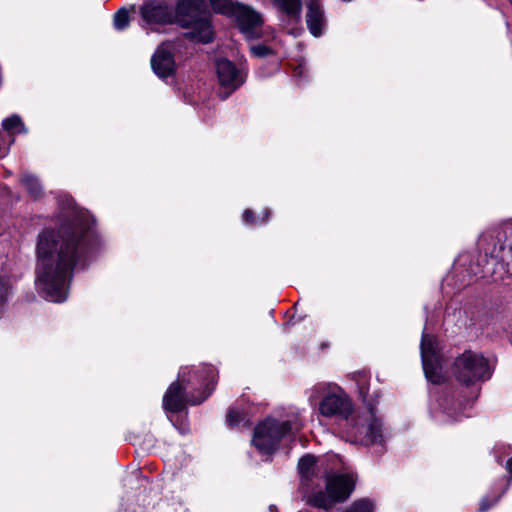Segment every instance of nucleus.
<instances>
[{"instance_id":"nucleus-1","label":"nucleus","mask_w":512,"mask_h":512,"mask_svg":"<svg viewBox=\"0 0 512 512\" xmlns=\"http://www.w3.org/2000/svg\"><path fill=\"white\" fill-rule=\"evenodd\" d=\"M96 245L94 219L73 203L61 212L57 229L39 233L36 283L47 300L60 303L67 299L73 269L84 264Z\"/></svg>"},{"instance_id":"nucleus-2","label":"nucleus","mask_w":512,"mask_h":512,"mask_svg":"<svg viewBox=\"0 0 512 512\" xmlns=\"http://www.w3.org/2000/svg\"><path fill=\"white\" fill-rule=\"evenodd\" d=\"M203 0H179L174 9L164 0H149L140 8L142 19L151 24L178 23L185 28H191V35L201 43L213 40V29L210 14L203 12Z\"/></svg>"},{"instance_id":"nucleus-3","label":"nucleus","mask_w":512,"mask_h":512,"mask_svg":"<svg viewBox=\"0 0 512 512\" xmlns=\"http://www.w3.org/2000/svg\"><path fill=\"white\" fill-rule=\"evenodd\" d=\"M216 377L217 372L211 365L182 368L178 380L164 394L163 408L168 412H180L185 409L186 404L202 403L214 390Z\"/></svg>"},{"instance_id":"nucleus-4","label":"nucleus","mask_w":512,"mask_h":512,"mask_svg":"<svg viewBox=\"0 0 512 512\" xmlns=\"http://www.w3.org/2000/svg\"><path fill=\"white\" fill-rule=\"evenodd\" d=\"M343 437L354 444L382 445L385 441L382 421L373 407L356 410L342 429Z\"/></svg>"},{"instance_id":"nucleus-5","label":"nucleus","mask_w":512,"mask_h":512,"mask_svg":"<svg viewBox=\"0 0 512 512\" xmlns=\"http://www.w3.org/2000/svg\"><path fill=\"white\" fill-rule=\"evenodd\" d=\"M356 479L353 474L335 473L326 477V491L312 492L306 497L307 504L324 510L344 502L353 492Z\"/></svg>"},{"instance_id":"nucleus-6","label":"nucleus","mask_w":512,"mask_h":512,"mask_svg":"<svg viewBox=\"0 0 512 512\" xmlns=\"http://www.w3.org/2000/svg\"><path fill=\"white\" fill-rule=\"evenodd\" d=\"M301 427L298 421L280 422L268 418L255 428L252 443L261 454L269 455L277 449L282 438L299 431Z\"/></svg>"},{"instance_id":"nucleus-7","label":"nucleus","mask_w":512,"mask_h":512,"mask_svg":"<svg viewBox=\"0 0 512 512\" xmlns=\"http://www.w3.org/2000/svg\"><path fill=\"white\" fill-rule=\"evenodd\" d=\"M452 373L458 382L466 386L485 381L492 374L488 360L482 354L470 350L455 359Z\"/></svg>"},{"instance_id":"nucleus-8","label":"nucleus","mask_w":512,"mask_h":512,"mask_svg":"<svg viewBox=\"0 0 512 512\" xmlns=\"http://www.w3.org/2000/svg\"><path fill=\"white\" fill-rule=\"evenodd\" d=\"M319 403V413L326 418H340L348 422L354 414L353 404L348 395L338 386L328 387Z\"/></svg>"},{"instance_id":"nucleus-9","label":"nucleus","mask_w":512,"mask_h":512,"mask_svg":"<svg viewBox=\"0 0 512 512\" xmlns=\"http://www.w3.org/2000/svg\"><path fill=\"white\" fill-rule=\"evenodd\" d=\"M229 16L235 18L238 28L247 39L259 38L261 35L262 16L249 6L236 3Z\"/></svg>"},{"instance_id":"nucleus-10","label":"nucleus","mask_w":512,"mask_h":512,"mask_svg":"<svg viewBox=\"0 0 512 512\" xmlns=\"http://www.w3.org/2000/svg\"><path fill=\"white\" fill-rule=\"evenodd\" d=\"M420 350L426 378L434 384L440 383L442 379L441 365L432 336L426 333L422 334Z\"/></svg>"},{"instance_id":"nucleus-11","label":"nucleus","mask_w":512,"mask_h":512,"mask_svg":"<svg viewBox=\"0 0 512 512\" xmlns=\"http://www.w3.org/2000/svg\"><path fill=\"white\" fill-rule=\"evenodd\" d=\"M216 70L219 84L224 90L223 98L228 97L245 81L243 72L227 59L218 60L216 64Z\"/></svg>"},{"instance_id":"nucleus-12","label":"nucleus","mask_w":512,"mask_h":512,"mask_svg":"<svg viewBox=\"0 0 512 512\" xmlns=\"http://www.w3.org/2000/svg\"><path fill=\"white\" fill-rule=\"evenodd\" d=\"M151 67L160 78L170 76L175 70L173 47L170 43H162L151 58Z\"/></svg>"},{"instance_id":"nucleus-13","label":"nucleus","mask_w":512,"mask_h":512,"mask_svg":"<svg viewBox=\"0 0 512 512\" xmlns=\"http://www.w3.org/2000/svg\"><path fill=\"white\" fill-rule=\"evenodd\" d=\"M306 23L310 33L319 37L323 33L326 21L322 4L319 0H310L307 4Z\"/></svg>"},{"instance_id":"nucleus-14","label":"nucleus","mask_w":512,"mask_h":512,"mask_svg":"<svg viewBox=\"0 0 512 512\" xmlns=\"http://www.w3.org/2000/svg\"><path fill=\"white\" fill-rule=\"evenodd\" d=\"M2 127L7 132L9 139L6 145L10 147L14 143V136L19 133H26V128L18 115H12L2 121Z\"/></svg>"},{"instance_id":"nucleus-15","label":"nucleus","mask_w":512,"mask_h":512,"mask_svg":"<svg viewBox=\"0 0 512 512\" xmlns=\"http://www.w3.org/2000/svg\"><path fill=\"white\" fill-rule=\"evenodd\" d=\"M274 5L288 17L299 20L301 16V0H273Z\"/></svg>"},{"instance_id":"nucleus-16","label":"nucleus","mask_w":512,"mask_h":512,"mask_svg":"<svg viewBox=\"0 0 512 512\" xmlns=\"http://www.w3.org/2000/svg\"><path fill=\"white\" fill-rule=\"evenodd\" d=\"M299 473L301 475L302 483L308 485L314 475L315 458L311 455H306L299 460L298 463Z\"/></svg>"},{"instance_id":"nucleus-17","label":"nucleus","mask_w":512,"mask_h":512,"mask_svg":"<svg viewBox=\"0 0 512 512\" xmlns=\"http://www.w3.org/2000/svg\"><path fill=\"white\" fill-rule=\"evenodd\" d=\"M20 181L32 197L37 198L41 195L42 186L35 176L23 174Z\"/></svg>"},{"instance_id":"nucleus-18","label":"nucleus","mask_w":512,"mask_h":512,"mask_svg":"<svg viewBox=\"0 0 512 512\" xmlns=\"http://www.w3.org/2000/svg\"><path fill=\"white\" fill-rule=\"evenodd\" d=\"M227 423L229 426L234 427L240 425L241 423L249 424V419L247 418L246 413L232 407L227 413Z\"/></svg>"},{"instance_id":"nucleus-19","label":"nucleus","mask_w":512,"mask_h":512,"mask_svg":"<svg viewBox=\"0 0 512 512\" xmlns=\"http://www.w3.org/2000/svg\"><path fill=\"white\" fill-rule=\"evenodd\" d=\"M375 504L368 498L359 499L345 511V512H374Z\"/></svg>"},{"instance_id":"nucleus-20","label":"nucleus","mask_w":512,"mask_h":512,"mask_svg":"<svg viewBox=\"0 0 512 512\" xmlns=\"http://www.w3.org/2000/svg\"><path fill=\"white\" fill-rule=\"evenodd\" d=\"M213 10L217 13L230 15L236 3L231 0H209Z\"/></svg>"},{"instance_id":"nucleus-21","label":"nucleus","mask_w":512,"mask_h":512,"mask_svg":"<svg viewBox=\"0 0 512 512\" xmlns=\"http://www.w3.org/2000/svg\"><path fill=\"white\" fill-rule=\"evenodd\" d=\"M128 24H129L128 11L125 10L124 8H122L114 15V27L117 30H123L128 26Z\"/></svg>"},{"instance_id":"nucleus-22","label":"nucleus","mask_w":512,"mask_h":512,"mask_svg":"<svg viewBox=\"0 0 512 512\" xmlns=\"http://www.w3.org/2000/svg\"><path fill=\"white\" fill-rule=\"evenodd\" d=\"M500 496L494 497L492 500H490L488 497H484L480 502L479 510L481 512L488 511L491 507H493L499 500Z\"/></svg>"},{"instance_id":"nucleus-23","label":"nucleus","mask_w":512,"mask_h":512,"mask_svg":"<svg viewBox=\"0 0 512 512\" xmlns=\"http://www.w3.org/2000/svg\"><path fill=\"white\" fill-rule=\"evenodd\" d=\"M251 53L256 57H265L270 53V49L264 45H256L251 47Z\"/></svg>"},{"instance_id":"nucleus-24","label":"nucleus","mask_w":512,"mask_h":512,"mask_svg":"<svg viewBox=\"0 0 512 512\" xmlns=\"http://www.w3.org/2000/svg\"><path fill=\"white\" fill-rule=\"evenodd\" d=\"M243 221L247 224H253L254 223V213L252 210H245L243 213Z\"/></svg>"},{"instance_id":"nucleus-25","label":"nucleus","mask_w":512,"mask_h":512,"mask_svg":"<svg viewBox=\"0 0 512 512\" xmlns=\"http://www.w3.org/2000/svg\"><path fill=\"white\" fill-rule=\"evenodd\" d=\"M325 389H326L325 384H319V385L315 386V391H317V392L324 391Z\"/></svg>"},{"instance_id":"nucleus-26","label":"nucleus","mask_w":512,"mask_h":512,"mask_svg":"<svg viewBox=\"0 0 512 512\" xmlns=\"http://www.w3.org/2000/svg\"><path fill=\"white\" fill-rule=\"evenodd\" d=\"M507 470L512 475V457L507 461Z\"/></svg>"},{"instance_id":"nucleus-27","label":"nucleus","mask_w":512,"mask_h":512,"mask_svg":"<svg viewBox=\"0 0 512 512\" xmlns=\"http://www.w3.org/2000/svg\"><path fill=\"white\" fill-rule=\"evenodd\" d=\"M443 410H444V412H445V413H447V414H449V415L451 414V413H450V410H451V409L448 407V404H447V405H445V406H443Z\"/></svg>"},{"instance_id":"nucleus-28","label":"nucleus","mask_w":512,"mask_h":512,"mask_svg":"<svg viewBox=\"0 0 512 512\" xmlns=\"http://www.w3.org/2000/svg\"><path fill=\"white\" fill-rule=\"evenodd\" d=\"M269 511H270V512H278V510H277V508H276V506H275V505H270V506H269Z\"/></svg>"},{"instance_id":"nucleus-29","label":"nucleus","mask_w":512,"mask_h":512,"mask_svg":"<svg viewBox=\"0 0 512 512\" xmlns=\"http://www.w3.org/2000/svg\"><path fill=\"white\" fill-rule=\"evenodd\" d=\"M269 215H270V212L268 210H265V217H266V219H268Z\"/></svg>"}]
</instances>
